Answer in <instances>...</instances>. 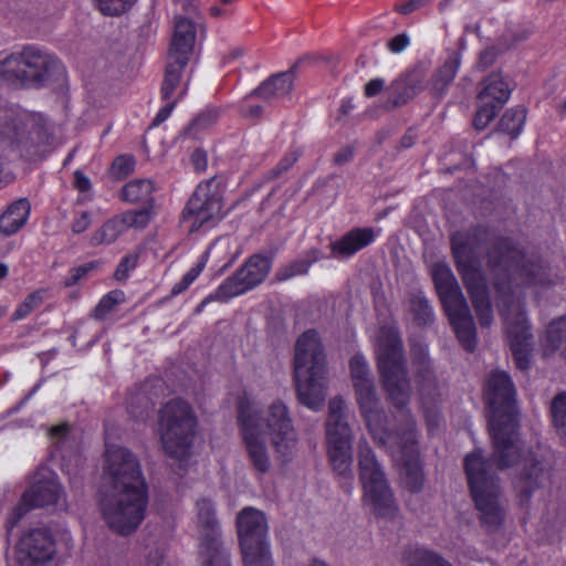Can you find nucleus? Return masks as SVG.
<instances>
[{"mask_svg": "<svg viewBox=\"0 0 566 566\" xmlns=\"http://www.w3.org/2000/svg\"><path fill=\"white\" fill-rule=\"evenodd\" d=\"M486 399L491 417L489 430L493 441V458L485 459L481 450L469 453L464 468L471 494L480 520L488 531H495L503 522L504 513L499 503V484L492 467L511 468L523 458V449L517 434L518 415L515 387L506 371L494 370L486 380Z\"/></svg>", "mask_w": 566, "mask_h": 566, "instance_id": "f257e3e1", "label": "nucleus"}, {"mask_svg": "<svg viewBox=\"0 0 566 566\" xmlns=\"http://www.w3.org/2000/svg\"><path fill=\"white\" fill-rule=\"evenodd\" d=\"M376 356L382 386L389 399L399 410L400 426L395 431L384 427L382 440L374 439L391 454L400 469L402 485L411 493H418L424 485V473L417 448V432L413 418L406 409L410 399V384L406 376L401 342L392 326L380 327L374 336Z\"/></svg>", "mask_w": 566, "mask_h": 566, "instance_id": "f03ea898", "label": "nucleus"}, {"mask_svg": "<svg viewBox=\"0 0 566 566\" xmlns=\"http://www.w3.org/2000/svg\"><path fill=\"white\" fill-rule=\"evenodd\" d=\"M489 266L494 274L496 303L516 367L526 370L531 365L532 335L518 295L526 289L552 283L547 265L542 260L526 256L511 240L501 239L489 252Z\"/></svg>", "mask_w": 566, "mask_h": 566, "instance_id": "7ed1b4c3", "label": "nucleus"}, {"mask_svg": "<svg viewBox=\"0 0 566 566\" xmlns=\"http://www.w3.org/2000/svg\"><path fill=\"white\" fill-rule=\"evenodd\" d=\"M98 505L106 524L120 535L135 532L146 517L148 485L135 453L106 440Z\"/></svg>", "mask_w": 566, "mask_h": 566, "instance_id": "20e7f679", "label": "nucleus"}, {"mask_svg": "<svg viewBox=\"0 0 566 566\" xmlns=\"http://www.w3.org/2000/svg\"><path fill=\"white\" fill-rule=\"evenodd\" d=\"M238 423L251 467L261 474L271 469L265 437L270 439L276 460L291 462L297 453L298 438L287 406L282 400L271 402L261 413L253 399L243 395L238 403Z\"/></svg>", "mask_w": 566, "mask_h": 566, "instance_id": "39448f33", "label": "nucleus"}, {"mask_svg": "<svg viewBox=\"0 0 566 566\" xmlns=\"http://www.w3.org/2000/svg\"><path fill=\"white\" fill-rule=\"evenodd\" d=\"M294 377L300 401L317 411L325 402L327 388L326 355L318 333L304 332L296 340Z\"/></svg>", "mask_w": 566, "mask_h": 566, "instance_id": "423d86ee", "label": "nucleus"}, {"mask_svg": "<svg viewBox=\"0 0 566 566\" xmlns=\"http://www.w3.org/2000/svg\"><path fill=\"white\" fill-rule=\"evenodd\" d=\"M486 234L484 229H474L468 232H458L451 239L457 269L470 294L482 327H489L493 322L489 292L478 261L480 244L486 238Z\"/></svg>", "mask_w": 566, "mask_h": 566, "instance_id": "0eeeda50", "label": "nucleus"}, {"mask_svg": "<svg viewBox=\"0 0 566 566\" xmlns=\"http://www.w3.org/2000/svg\"><path fill=\"white\" fill-rule=\"evenodd\" d=\"M198 419L185 400L172 399L159 410L158 433L165 453L184 461L192 453Z\"/></svg>", "mask_w": 566, "mask_h": 566, "instance_id": "6e6552de", "label": "nucleus"}, {"mask_svg": "<svg viewBox=\"0 0 566 566\" xmlns=\"http://www.w3.org/2000/svg\"><path fill=\"white\" fill-rule=\"evenodd\" d=\"M440 301L462 346L472 352L476 346V329L468 302L448 264L437 262L431 268Z\"/></svg>", "mask_w": 566, "mask_h": 566, "instance_id": "1a4fd4ad", "label": "nucleus"}, {"mask_svg": "<svg viewBox=\"0 0 566 566\" xmlns=\"http://www.w3.org/2000/svg\"><path fill=\"white\" fill-rule=\"evenodd\" d=\"M0 137L21 157L34 159L42 154L46 135L34 115L13 107H0Z\"/></svg>", "mask_w": 566, "mask_h": 566, "instance_id": "9d476101", "label": "nucleus"}, {"mask_svg": "<svg viewBox=\"0 0 566 566\" xmlns=\"http://www.w3.org/2000/svg\"><path fill=\"white\" fill-rule=\"evenodd\" d=\"M350 379L361 418L373 439L382 440L387 417L376 391L374 378L365 357L356 354L349 361Z\"/></svg>", "mask_w": 566, "mask_h": 566, "instance_id": "9b49d317", "label": "nucleus"}, {"mask_svg": "<svg viewBox=\"0 0 566 566\" xmlns=\"http://www.w3.org/2000/svg\"><path fill=\"white\" fill-rule=\"evenodd\" d=\"M359 479L364 503L380 517H394L398 511L385 473L367 442L358 446Z\"/></svg>", "mask_w": 566, "mask_h": 566, "instance_id": "f8f14e48", "label": "nucleus"}, {"mask_svg": "<svg viewBox=\"0 0 566 566\" xmlns=\"http://www.w3.org/2000/svg\"><path fill=\"white\" fill-rule=\"evenodd\" d=\"M65 552L57 548L51 531L46 527H33L25 531L17 542L14 559L18 566H59L63 556L73 549V538L69 533L62 537Z\"/></svg>", "mask_w": 566, "mask_h": 566, "instance_id": "ddd939ff", "label": "nucleus"}, {"mask_svg": "<svg viewBox=\"0 0 566 566\" xmlns=\"http://www.w3.org/2000/svg\"><path fill=\"white\" fill-rule=\"evenodd\" d=\"M346 403L342 397H335L328 403L326 422L327 454L334 471L353 480V432L345 419Z\"/></svg>", "mask_w": 566, "mask_h": 566, "instance_id": "4468645a", "label": "nucleus"}, {"mask_svg": "<svg viewBox=\"0 0 566 566\" xmlns=\"http://www.w3.org/2000/svg\"><path fill=\"white\" fill-rule=\"evenodd\" d=\"M196 526L201 566H230L229 555L219 541V523L210 499L201 497L196 502Z\"/></svg>", "mask_w": 566, "mask_h": 566, "instance_id": "2eb2a0df", "label": "nucleus"}, {"mask_svg": "<svg viewBox=\"0 0 566 566\" xmlns=\"http://www.w3.org/2000/svg\"><path fill=\"white\" fill-rule=\"evenodd\" d=\"M213 180L200 184L182 211L181 222L188 232L193 233L213 227L221 218V196Z\"/></svg>", "mask_w": 566, "mask_h": 566, "instance_id": "dca6fc26", "label": "nucleus"}, {"mask_svg": "<svg viewBox=\"0 0 566 566\" xmlns=\"http://www.w3.org/2000/svg\"><path fill=\"white\" fill-rule=\"evenodd\" d=\"M271 269L268 258L253 255L232 276L224 280L218 289L207 296L198 311L211 301L224 302L239 296L264 281Z\"/></svg>", "mask_w": 566, "mask_h": 566, "instance_id": "f3484780", "label": "nucleus"}, {"mask_svg": "<svg viewBox=\"0 0 566 566\" xmlns=\"http://www.w3.org/2000/svg\"><path fill=\"white\" fill-rule=\"evenodd\" d=\"M512 87L501 73H491L478 95V111L473 118L476 129H484L509 101Z\"/></svg>", "mask_w": 566, "mask_h": 566, "instance_id": "a211bd4d", "label": "nucleus"}, {"mask_svg": "<svg viewBox=\"0 0 566 566\" xmlns=\"http://www.w3.org/2000/svg\"><path fill=\"white\" fill-rule=\"evenodd\" d=\"M62 497L63 492L57 475L42 467L34 474L31 486L23 493L22 502L38 507L57 504Z\"/></svg>", "mask_w": 566, "mask_h": 566, "instance_id": "6ab92c4d", "label": "nucleus"}, {"mask_svg": "<svg viewBox=\"0 0 566 566\" xmlns=\"http://www.w3.org/2000/svg\"><path fill=\"white\" fill-rule=\"evenodd\" d=\"M238 535L241 548L269 544V523L265 514L248 506L240 511L237 517Z\"/></svg>", "mask_w": 566, "mask_h": 566, "instance_id": "aec40b11", "label": "nucleus"}, {"mask_svg": "<svg viewBox=\"0 0 566 566\" xmlns=\"http://www.w3.org/2000/svg\"><path fill=\"white\" fill-rule=\"evenodd\" d=\"M23 71L25 72L27 82H45L53 75L63 73L61 62L33 46H25L21 51Z\"/></svg>", "mask_w": 566, "mask_h": 566, "instance_id": "412c9836", "label": "nucleus"}, {"mask_svg": "<svg viewBox=\"0 0 566 566\" xmlns=\"http://www.w3.org/2000/svg\"><path fill=\"white\" fill-rule=\"evenodd\" d=\"M421 364L424 367H428V363L426 361L424 352L422 350V361ZM420 399L421 406L424 411V417L427 419V424L429 431H432L436 427L439 426V405L443 399L444 391L438 385L436 378L426 368L424 374L420 376Z\"/></svg>", "mask_w": 566, "mask_h": 566, "instance_id": "4be33fe9", "label": "nucleus"}, {"mask_svg": "<svg viewBox=\"0 0 566 566\" xmlns=\"http://www.w3.org/2000/svg\"><path fill=\"white\" fill-rule=\"evenodd\" d=\"M379 235L374 228H354L339 240L332 243V253L339 259H347L370 245Z\"/></svg>", "mask_w": 566, "mask_h": 566, "instance_id": "5701e85b", "label": "nucleus"}, {"mask_svg": "<svg viewBox=\"0 0 566 566\" xmlns=\"http://www.w3.org/2000/svg\"><path fill=\"white\" fill-rule=\"evenodd\" d=\"M196 38L195 23L186 18H178L175 23V32L169 49L168 59L188 63Z\"/></svg>", "mask_w": 566, "mask_h": 566, "instance_id": "b1692460", "label": "nucleus"}, {"mask_svg": "<svg viewBox=\"0 0 566 566\" xmlns=\"http://www.w3.org/2000/svg\"><path fill=\"white\" fill-rule=\"evenodd\" d=\"M294 82L293 71L275 74L262 82L255 90H253L250 96L255 95L264 101H273L286 96Z\"/></svg>", "mask_w": 566, "mask_h": 566, "instance_id": "393cba45", "label": "nucleus"}, {"mask_svg": "<svg viewBox=\"0 0 566 566\" xmlns=\"http://www.w3.org/2000/svg\"><path fill=\"white\" fill-rule=\"evenodd\" d=\"M421 88L420 80L416 74L400 76L388 87V102L394 106L406 104L412 99Z\"/></svg>", "mask_w": 566, "mask_h": 566, "instance_id": "a878e982", "label": "nucleus"}, {"mask_svg": "<svg viewBox=\"0 0 566 566\" xmlns=\"http://www.w3.org/2000/svg\"><path fill=\"white\" fill-rule=\"evenodd\" d=\"M30 214V203L25 199L14 201L0 218V231L7 235L18 232Z\"/></svg>", "mask_w": 566, "mask_h": 566, "instance_id": "bb28decb", "label": "nucleus"}, {"mask_svg": "<svg viewBox=\"0 0 566 566\" xmlns=\"http://www.w3.org/2000/svg\"><path fill=\"white\" fill-rule=\"evenodd\" d=\"M544 355L560 352L566 357V316L553 321L543 339Z\"/></svg>", "mask_w": 566, "mask_h": 566, "instance_id": "cd10ccee", "label": "nucleus"}, {"mask_svg": "<svg viewBox=\"0 0 566 566\" xmlns=\"http://www.w3.org/2000/svg\"><path fill=\"white\" fill-rule=\"evenodd\" d=\"M154 190V182L150 179H133L124 185L120 197L130 203L148 202L151 200Z\"/></svg>", "mask_w": 566, "mask_h": 566, "instance_id": "c85d7f7f", "label": "nucleus"}, {"mask_svg": "<svg viewBox=\"0 0 566 566\" xmlns=\"http://www.w3.org/2000/svg\"><path fill=\"white\" fill-rule=\"evenodd\" d=\"M0 78L9 84L25 83L21 52L12 53L0 61Z\"/></svg>", "mask_w": 566, "mask_h": 566, "instance_id": "c756f323", "label": "nucleus"}, {"mask_svg": "<svg viewBox=\"0 0 566 566\" xmlns=\"http://www.w3.org/2000/svg\"><path fill=\"white\" fill-rule=\"evenodd\" d=\"M547 480L548 472L545 471L542 467H538V463H534L525 476H522L518 480L516 483V489L526 501L531 496L534 489L544 485Z\"/></svg>", "mask_w": 566, "mask_h": 566, "instance_id": "7c9ffc66", "label": "nucleus"}, {"mask_svg": "<svg viewBox=\"0 0 566 566\" xmlns=\"http://www.w3.org/2000/svg\"><path fill=\"white\" fill-rule=\"evenodd\" d=\"M460 66V59L458 55L449 57L444 64L438 70L433 77L432 90L434 94L442 95L448 85L455 77Z\"/></svg>", "mask_w": 566, "mask_h": 566, "instance_id": "2f4dec72", "label": "nucleus"}, {"mask_svg": "<svg viewBox=\"0 0 566 566\" xmlns=\"http://www.w3.org/2000/svg\"><path fill=\"white\" fill-rule=\"evenodd\" d=\"M125 232L118 216L107 220L92 237L93 245L109 244L115 242Z\"/></svg>", "mask_w": 566, "mask_h": 566, "instance_id": "473e14b6", "label": "nucleus"}, {"mask_svg": "<svg viewBox=\"0 0 566 566\" xmlns=\"http://www.w3.org/2000/svg\"><path fill=\"white\" fill-rule=\"evenodd\" d=\"M186 65L187 63L185 62L170 61V59H168L166 74L161 86V98L164 101L175 99L174 92L179 85L181 71Z\"/></svg>", "mask_w": 566, "mask_h": 566, "instance_id": "72a5a7b5", "label": "nucleus"}, {"mask_svg": "<svg viewBox=\"0 0 566 566\" xmlns=\"http://www.w3.org/2000/svg\"><path fill=\"white\" fill-rule=\"evenodd\" d=\"M526 120V111L523 107H515L507 109L501 120H500V129L503 133L511 135L512 137H517L525 124Z\"/></svg>", "mask_w": 566, "mask_h": 566, "instance_id": "f704fd0d", "label": "nucleus"}, {"mask_svg": "<svg viewBox=\"0 0 566 566\" xmlns=\"http://www.w3.org/2000/svg\"><path fill=\"white\" fill-rule=\"evenodd\" d=\"M126 301L125 293L122 290H113L106 293L97 303L93 311V317L97 321L105 319L114 313L118 305Z\"/></svg>", "mask_w": 566, "mask_h": 566, "instance_id": "c9c22d12", "label": "nucleus"}, {"mask_svg": "<svg viewBox=\"0 0 566 566\" xmlns=\"http://www.w3.org/2000/svg\"><path fill=\"white\" fill-rule=\"evenodd\" d=\"M406 560L408 566H452L439 554L426 548L411 551L407 555Z\"/></svg>", "mask_w": 566, "mask_h": 566, "instance_id": "e433bc0d", "label": "nucleus"}, {"mask_svg": "<svg viewBox=\"0 0 566 566\" xmlns=\"http://www.w3.org/2000/svg\"><path fill=\"white\" fill-rule=\"evenodd\" d=\"M244 566H274L269 544L241 548Z\"/></svg>", "mask_w": 566, "mask_h": 566, "instance_id": "4c0bfd02", "label": "nucleus"}, {"mask_svg": "<svg viewBox=\"0 0 566 566\" xmlns=\"http://www.w3.org/2000/svg\"><path fill=\"white\" fill-rule=\"evenodd\" d=\"M154 401L147 396L146 388L142 392L132 395L127 401L128 412L137 420L146 419L153 410Z\"/></svg>", "mask_w": 566, "mask_h": 566, "instance_id": "58836bf2", "label": "nucleus"}, {"mask_svg": "<svg viewBox=\"0 0 566 566\" xmlns=\"http://www.w3.org/2000/svg\"><path fill=\"white\" fill-rule=\"evenodd\" d=\"M118 218L122 221L125 231L130 228L143 229L149 223L151 219V212L147 208L139 210H128L118 214Z\"/></svg>", "mask_w": 566, "mask_h": 566, "instance_id": "ea45409f", "label": "nucleus"}, {"mask_svg": "<svg viewBox=\"0 0 566 566\" xmlns=\"http://www.w3.org/2000/svg\"><path fill=\"white\" fill-rule=\"evenodd\" d=\"M44 290H38L29 294L23 302H21L12 314L13 321H21L30 315L38 308L44 301Z\"/></svg>", "mask_w": 566, "mask_h": 566, "instance_id": "a19ab883", "label": "nucleus"}, {"mask_svg": "<svg viewBox=\"0 0 566 566\" xmlns=\"http://www.w3.org/2000/svg\"><path fill=\"white\" fill-rule=\"evenodd\" d=\"M137 0H95L98 10L104 15H120L135 4Z\"/></svg>", "mask_w": 566, "mask_h": 566, "instance_id": "79ce46f5", "label": "nucleus"}, {"mask_svg": "<svg viewBox=\"0 0 566 566\" xmlns=\"http://www.w3.org/2000/svg\"><path fill=\"white\" fill-rule=\"evenodd\" d=\"M206 262H207V256L202 255L201 259L184 274L181 280L179 282H177L176 284H174V286L171 289V293L174 295H178L181 292H184L185 290H187L195 282V280L200 275V273L202 272V270L206 266Z\"/></svg>", "mask_w": 566, "mask_h": 566, "instance_id": "37998d69", "label": "nucleus"}, {"mask_svg": "<svg viewBox=\"0 0 566 566\" xmlns=\"http://www.w3.org/2000/svg\"><path fill=\"white\" fill-rule=\"evenodd\" d=\"M551 410L556 428L560 434L566 436V392H562L554 398Z\"/></svg>", "mask_w": 566, "mask_h": 566, "instance_id": "c03bdc74", "label": "nucleus"}, {"mask_svg": "<svg viewBox=\"0 0 566 566\" xmlns=\"http://www.w3.org/2000/svg\"><path fill=\"white\" fill-rule=\"evenodd\" d=\"M136 161L130 155H120L115 158L112 165V174L116 178H124L134 171Z\"/></svg>", "mask_w": 566, "mask_h": 566, "instance_id": "a18cd8bd", "label": "nucleus"}, {"mask_svg": "<svg viewBox=\"0 0 566 566\" xmlns=\"http://www.w3.org/2000/svg\"><path fill=\"white\" fill-rule=\"evenodd\" d=\"M310 263L307 261L301 260L295 261L287 266L280 269L276 272V277L280 281H286L297 275H303L308 272Z\"/></svg>", "mask_w": 566, "mask_h": 566, "instance_id": "49530a36", "label": "nucleus"}, {"mask_svg": "<svg viewBox=\"0 0 566 566\" xmlns=\"http://www.w3.org/2000/svg\"><path fill=\"white\" fill-rule=\"evenodd\" d=\"M138 263V255L137 254H128L122 259L119 264L116 268L115 271V279L117 281H125L129 273L137 266Z\"/></svg>", "mask_w": 566, "mask_h": 566, "instance_id": "de8ad7c7", "label": "nucleus"}, {"mask_svg": "<svg viewBox=\"0 0 566 566\" xmlns=\"http://www.w3.org/2000/svg\"><path fill=\"white\" fill-rule=\"evenodd\" d=\"M187 90H188V86L186 85L182 88V91L180 92V94L178 95V97H176L175 99L165 101L166 102L165 105H163L160 107V109L158 111V113L156 114V116L153 120V126H159L161 123H164L170 116L177 102L186 95Z\"/></svg>", "mask_w": 566, "mask_h": 566, "instance_id": "09e8293b", "label": "nucleus"}, {"mask_svg": "<svg viewBox=\"0 0 566 566\" xmlns=\"http://www.w3.org/2000/svg\"><path fill=\"white\" fill-rule=\"evenodd\" d=\"M166 551L163 545L147 547L144 566H165Z\"/></svg>", "mask_w": 566, "mask_h": 566, "instance_id": "8fccbe9b", "label": "nucleus"}, {"mask_svg": "<svg viewBox=\"0 0 566 566\" xmlns=\"http://www.w3.org/2000/svg\"><path fill=\"white\" fill-rule=\"evenodd\" d=\"M62 467L65 473L70 475L71 479H75L84 467V460L80 454L74 453L69 460L66 459V457H63Z\"/></svg>", "mask_w": 566, "mask_h": 566, "instance_id": "3c124183", "label": "nucleus"}, {"mask_svg": "<svg viewBox=\"0 0 566 566\" xmlns=\"http://www.w3.org/2000/svg\"><path fill=\"white\" fill-rule=\"evenodd\" d=\"M96 268L95 262H90L82 264L80 266H76L70 271V274L65 281L66 286H72L76 284L80 280L85 277L92 270Z\"/></svg>", "mask_w": 566, "mask_h": 566, "instance_id": "603ef678", "label": "nucleus"}, {"mask_svg": "<svg viewBox=\"0 0 566 566\" xmlns=\"http://www.w3.org/2000/svg\"><path fill=\"white\" fill-rule=\"evenodd\" d=\"M33 506H29L28 503H23L22 500L20 503L11 511L9 514L7 522H6V528L8 533H11L12 530L17 526L19 521L23 517V515Z\"/></svg>", "mask_w": 566, "mask_h": 566, "instance_id": "864d4df0", "label": "nucleus"}, {"mask_svg": "<svg viewBox=\"0 0 566 566\" xmlns=\"http://www.w3.org/2000/svg\"><path fill=\"white\" fill-rule=\"evenodd\" d=\"M409 44H410V39H409L408 34L401 33V34L394 36L388 42V49L390 50V52L398 54V53H401L405 49H407Z\"/></svg>", "mask_w": 566, "mask_h": 566, "instance_id": "5fc2aeb1", "label": "nucleus"}, {"mask_svg": "<svg viewBox=\"0 0 566 566\" xmlns=\"http://www.w3.org/2000/svg\"><path fill=\"white\" fill-rule=\"evenodd\" d=\"M74 187L84 196L83 199H85L87 193L91 191L92 184L87 176L82 171L76 170L74 172Z\"/></svg>", "mask_w": 566, "mask_h": 566, "instance_id": "6e6d98bb", "label": "nucleus"}, {"mask_svg": "<svg viewBox=\"0 0 566 566\" xmlns=\"http://www.w3.org/2000/svg\"><path fill=\"white\" fill-rule=\"evenodd\" d=\"M234 0H221L220 4L211 6L210 14L214 18H228L232 14L231 8H229Z\"/></svg>", "mask_w": 566, "mask_h": 566, "instance_id": "4d7b16f0", "label": "nucleus"}, {"mask_svg": "<svg viewBox=\"0 0 566 566\" xmlns=\"http://www.w3.org/2000/svg\"><path fill=\"white\" fill-rule=\"evenodd\" d=\"M191 163L193 165V168L198 172L206 170L207 165H208L207 154L202 149H196L191 154Z\"/></svg>", "mask_w": 566, "mask_h": 566, "instance_id": "13d9d810", "label": "nucleus"}, {"mask_svg": "<svg viewBox=\"0 0 566 566\" xmlns=\"http://www.w3.org/2000/svg\"><path fill=\"white\" fill-rule=\"evenodd\" d=\"M91 224V216L88 212L81 213L72 223V231L74 233L84 232Z\"/></svg>", "mask_w": 566, "mask_h": 566, "instance_id": "bf43d9fd", "label": "nucleus"}, {"mask_svg": "<svg viewBox=\"0 0 566 566\" xmlns=\"http://www.w3.org/2000/svg\"><path fill=\"white\" fill-rule=\"evenodd\" d=\"M385 87V81L382 78L376 77L370 80L365 85V95L367 97L376 96L378 93H380Z\"/></svg>", "mask_w": 566, "mask_h": 566, "instance_id": "052dcab7", "label": "nucleus"}, {"mask_svg": "<svg viewBox=\"0 0 566 566\" xmlns=\"http://www.w3.org/2000/svg\"><path fill=\"white\" fill-rule=\"evenodd\" d=\"M50 437L57 444L60 441L64 440L69 433V426L63 423L55 427H52L49 431Z\"/></svg>", "mask_w": 566, "mask_h": 566, "instance_id": "680f3d73", "label": "nucleus"}, {"mask_svg": "<svg viewBox=\"0 0 566 566\" xmlns=\"http://www.w3.org/2000/svg\"><path fill=\"white\" fill-rule=\"evenodd\" d=\"M297 157L294 153L286 155L276 166L275 168V175H280L284 171H286L290 167L294 165Z\"/></svg>", "mask_w": 566, "mask_h": 566, "instance_id": "e2e57ef3", "label": "nucleus"}, {"mask_svg": "<svg viewBox=\"0 0 566 566\" xmlns=\"http://www.w3.org/2000/svg\"><path fill=\"white\" fill-rule=\"evenodd\" d=\"M422 6H423V3L420 0H408L403 3H401L400 6H398L397 10L401 14H409Z\"/></svg>", "mask_w": 566, "mask_h": 566, "instance_id": "0e129e2a", "label": "nucleus"}, {"mask_svg": "<svg viewBox=\"0 0 566 566\" xmlns=\"http://www.w3.org/2000/svg\"><path fill=\"white\" fill-rule=\"evenodd\" d=\"M241 111L245 116L259 117L262 114V107L260 105H249L248 101L241 105Z\"/></svg>", "mask_w": 566, "mask_h": 566, "instance_id": "69168bd1", "label": "nucleus"}, {"mask_svg": "<svg viewBox=\"0 0 566 566\" xmlns=\"http://www.w3.org/2000/svg\"><path fill=\"white\" fill-rule=\"evenodd\" d=\"M353 157V151L349 148H345L342 151L337 153L335 156V161L337 164H344L348 161Z\"/></svg>", "mask_w": 566, "mask_h": 566, "instance_id": "338daca9", "label": "nucleus"}, {"mask_svg": "<svg viewBox=\"0 0 566 566\" xmlns=\"http://www.w3.org/2000/svg\"><path fill=\"white\" fill-rule=\"evenodd\" d=\"M181 7L182 10L188 11L192 7V0H174Z\"/></svg>", "mask_w": 566, "mask_h": 566, "instance_id": "774afa93", "label": "nucleus"}]
</instances>
